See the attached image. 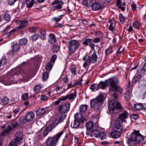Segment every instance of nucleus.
I'll list each match as a JSON object with an SVG mask.
<instances>
[{
    "label": "nucleus",
    "instance_id": "nucleus-1",
    "mask_svg": "<svg viewBox=\"0 0 146 146\" xmlns=\"http://www.w3.org/2000/svg\"><path fill=\"white\" fill-rule=\"evenodd\" d=\"M119 83V79L116 77H114L106 80L105 81H101L98 84L99 89H104L106 86L110 87L109 89V93H111L113 92L117 91L121 92L122 89L117 85Z\"/></svg>",
    "mask_w": 146,
    "mask_h": 146
},
{
    "label": "nucleus",
    "instance_id": "nucleus-2",
    "mask_svg": "<svg viewBox=\"0 0 146 146\" xmlns=\"http://www.w3.org/2000/svg\"><path fill=\"white\" fill-rule=\"evenodd\" d=\"M145 139V136L140 133L139 130H135L127 138V143L129 146H136L141 143Z\"/></svg>",
    "mask_w": 146,
    "mask_h": 146
},
{
    "label": "nucleus",
    "instance_id": "nucleus-3",
    "mask_svg": "<svg viewBox=\"0 0 146 146\" xmlns=\"http://www.w3.org/2000/svg\"><path fill=\"white\" fill-rule=\"evenodd\" d=\"M122 108L121 104L114 99L112 100L108 103V109L110 114H117Z\"/></svg>",
    "mask_w": 146,
    "mask_h": 146
},
{
    "label": "nucleus",
    "instance_id": "nucleus-4",
    "mask_svg": "<svg viewBox=\"0 0 146 146\" xmlns=\"http://www.w3.org/2000/svg\"><path fill=\"white\" fill-rule=\"evenodd\" d=\"M104 101V96L100 94L97 98L90 100V106L91 109L95 110H100Z\"/></svg>",
    "mask_w": 146,
    "mask_h": 146
},
{
    "label": "nucleus",
    "instance_id": "nucleus-5",
    "mask_svg": "<svg viewBox=\"0 0 146 146\" xmlns=\"http://www.w3.org/2000/svg\"><path fill=\"white\" fill-rule=\"evenodd\" d=\"M64 133L62 130L53 136H49L46 140L45 143L47 146H56L60 137Z\"/></svg>",
    "mask_w": 146,
    "mask_h": 146
},
{
    "label": "nucleus",
    "instance_id": "nucleus-6",
    "mask_svg": "<svg viewBox=\"0 0 146 146\" xmlns=\"http://www.w3.org/2000/svg\"><path fill=\"white\" fill-rule=\"evenodd\" d=\"M68 43V54L70 55L76 51L80 45V43L78 40H74L69 41Z\"/></svg>",
    "mask_w": 146,
    "mask_h": 146
},
{
    "label": "nucleus",
    "instance_id": "nucleus-7",
    "mask_svg": "<svg viewBox=\"0 0 146 146\" xmlns=\"http://www.w3.org/2000/svg\"><path fill=\"white\" fill-rule=\"evenodd\" d=\"M82 118L81 114L76 113L74 116L73 123L71 125V127L73 128H78L80 125V121H82Z\"/></svg>",
    "mask_w": 146,
    "mask_h": 146
},
{
    "label": "nucleus",
    "instance_id": "nucleus-8",
    "mask_svg": "<svg viewBox=\"0 0 146 146\" xmlns=\"http://www.w3.org/2000/svg\"><path fill=\"white\" fill-rule=\"evenodd\" d=\"M70 104L69 103H67L64 105H60L58 108V111L60 113L63 114L67 113L70 110Z\"/></svg>",
    "mask_w": 146,
    "mask_h": 146
},
{
    "label": "nucleus",
    "instance_id": "nucleus-9",
    "mask_svg": "<svg viewBox=\"0 0 146 146\" xmlns=\"http://www.w3.org/2000/svg\"><path fill=\"white\" fill-rule=\"evenodd\" d=\"M14 140L18 144L21 143V141L23 139V134L20 131L16 132L15 134Z\"/></svg>",
    "mask_w": 146,
    "mask_h": 146
},
{
    "label": "nucleus",
    "instance_id": "nucleus-10",
    "mask_svg": "<svg viewBox=\"0 0 146 146\" xmlns=\"http://www.w3.org/2000/svg\"><path fill=\"white\" fill-rule=\"evenodd\" d=\"M129 114L127 111H124L119 114L118 118V120L120 121L122 123L125 122L126 119L128 117Z\"/></svg>",
    "mask_w": 146,
    "mask_h": 146
},
{
    "label": "nucleus",
    "instance_id": "nucleus-11",
    "mask_svg": "<svg viewBox=\"0 0 146 146\" xmlns=\"http://www.w3.org/2000/svg\"><path fill=\"white\" fill-rule=\"evenodd\" d=\"M66 114L60 113L55 119L54 122V124L57 125L58 124L62 122L66 117Z\"/></svg>",
    "mask_w": 146,
    "mask_h": 146
},
{
    "label": "nucleus",
    "instance_id": "nucleus-12",
    "mask_svg": "<svg viewBox=\"0 0 146 146\" xmlns=\"http://www.w3.org/2000/svg\"><path fill=\"white\" fill-rule=\"evenodd\" d=\"M19 123H18L16 121H14L10 123L7 126L8 129L11 131L13 129H15L17 127L19 124L21 125V123L22 120L21 119H19Z\"/></svg>",
    "mask_w": 146,
    "mask_h": 146
},
{
    "label": "nucleus",
    "instance_id": "nucleus-13",
    "mask_svg": "<svg viewBox=\"0 0 146 146\" xmlns=\"http://www.w3.org/2000/svg\"><path fill=\"white\" fill-rule=\"evenodd\" d=\"M35 113L33 112L30 111L28 113L25 117V120L26 121L31 122L34 118Z\"/></svg>",
    "mask_w": 146,
    "mask_h": 146
},
{
    "label": "nucleus",
    "instance_id": "nucleus-14",
    "mask_svg": "<svg viewBox=\"0 0 146 146\" xmlns=\"http://www.w3.org/2000/svg\"><path fill=\"white\" fill-rule=\"evenodd\" d=\"M102 7L100 3L94 2L92 5V9L94 11H97L101 9Z\"/></svg>",
    "mask_w": 146,
    "mask_h": 146
},
{
    "label": "nucleus",
    "instance_id": "nucleus-15",
    "mask_svg": "<svg viewBox=\"0 0 146 146\" xmlns=\"http://www.w3.org/2000/svg\"><path fill=\"white\" fill-rule=\"evenodd\" d=\"M51 4L52 5H56V6L57 8V9H61L62 8L64 3L62 1L59 0H55L52 2Z\"/></svg>",
    "mask_w": 146,
    "mask_h": 146
},
{
    "label": "nucleus",
    "instance_id": "nucleus-16",
    "mask_svg": "<svg viewBox=\"0 0 146 146\" xmlns=\"http://www.w3.org/2000/svg\"><path fill=\"white\" fill-rule=\"evenodd\" d=\"M22 3H26V6L29 8H31L35 3V0H20Z\"/></svg>",
    "mask_w": 146,
    "mask_h": 146
},
{
    "label": "nucleus",
    "instance_id": "nucleus-17",
    "mask_svg": "<svg viewBox=\"0 0 146 146\" xmlns=\"http://www.w3.org/2000/svg\"><path fill=\"white\" fill-rule=\"evenodd\" d=\"M91 57L89 56H88L87 58L86 56H84L83 58V60L84 61H86L84 64L83 66L84 67H86L87 65H88V63H90L91 62Z\"/></svg>",
    "mask_w": 146,
    "mask_h": 146
},
{
    "label": "nucleus",
    "instance_id": "nucleus-18",
    "mask_svg": "<svg viewBox=\"0 0 146 146\" xmlns=\"http://www.w3.org/2000/svg\"><path fill=\"white\" fill-rule=\"evenodd\" d=\"M9 102V98L7 97H4L0 99V104L3 105L8 104Z\"/></svg>",
    "mask_w": 146,
    "mask_h": 146
},
{
    "label": "nucleus",
    "instance_id": "nucleus-19",
    "mask_svg": "<svg viewBox=\"0 0 146 146\" xmlns=\"http://www.w3.org/2000/svg\"><path fill=\"white\" fill-rule=\"evenodd\" d=\"M86 126L87 129L89 130L94 129L96 127V126L94 125V123L91 121L88 122L86 123Z\"/></svg>",
    "mask_w": 146,
    "mask_h": 146
},
{
    "label": "nucleus",
    "instance_id": "nucleus-20",
    "mask_svg": "<svg viewBox=\"0 0 146 146\" xmlns=\"http://www.w3.org/2000/svg\"><path fill=\"white\" fill-rule=\"evenodd\" d=\"M67 95L69 100L73 101L76 96V91L74 90L73 92Z\"/></svg>",
    "mask_w": 146,
    "mask_h": 146
},
{
    "label": "nucleus",
    "instance_id": "nucleus-21",
    "mask_svg": "<svg viewBox=\"0 0 146 146\" xmlns=\"http://www.w3.org/2000/svg\"><path fill=\"white\" fill-rule=\"evenodd\" d=\"M121 134L120 131H115L111 132V137L114 138H117L120 137Z\"/></svg>",
    "mask_w": 146,
    "mask_h": 146
},
{
    "label": "nucleus",
    "instance_id": "nucleus-22",
    "mask_svg": "<svg viewBox=\"0 0 146 146\" xmlns=\"http://www.w3.org/2000/svg\"><path fill=\"white\" fill-rule=\"evenodd\" d=\"M100 131L98 130L95 129L92 131L90 135L91 137H99Z\"/></svg>",
    "mask_w": 146,
    "mask_h": 146
},
{
    "label": "nucleus",
    "instance_id": "nucleus-23",
    "mask_svg": "<svg viewBox=\"0 0 146 146\" xmlns=\"http://www.w3.org/2000/svg\"><path fill=\"white\" fill-rule=\"evenodd\" d=\"M45 112V110L43 108H39L36 111V114L39 117L42 115Z\"/></svg>",
    "mask_w": 146,
    "mask_h": 146
},
{
    "label": "nucleus",
    "instance_id": "nucleus-24",
    "mask_svg": "<svg viewBox=\"0 0 146 146\" xmlns=\"http://www.w3.org/2000/svg\"><path fill=\"white\" fill-rule=\"evenodd\" d=\"M48 40L49 42L51 44H52L54 43L56 40L55 37V36L52 34H50L49 35Z\"/></svg>",
    "mask_w": 146,
    "mask_h": 146
},
{
    "label": "nucleus",
    "instance_id": "nucleus-25",
    "mask_svg": "<svg viewBox=\"0 0 146 146\" xmlns=\"http://www.w3.org/2000/svg\"><path fill=\"white\" fill-rule=\"evenodd\" d=\"M129 87L128 86L126 89V93L125 94V98L127 101L129 100L131 98V91L129 90Z\"/></svg>",
    "mask_w": 146,
    "mask_h": 146
},
{
    "label": "nucleus",
    "instance_id": "nucleus-26",
    "mask_svg": "<svg viewBox=\"0 0 146 146\" xmlns=\"http://www.w3.org/2000/svg\"><path fill=\"white\" fill-rule=\"evenodd\" d=\"M91 58L92 59L91 62L92 63H94L96 61L98 58V56L96 54V51H94L91 56Z\"/></svg>",
    "mask_w": 146,
    "mask_h": 146
},
{
    "label": "nucleus",
    "instance_id": "nucleus-27",
    "mask_svg": "<svg viewBox=\"0 0 146 146\" xmlns=\"http://www.w3.org/2000/svg\"><path fill=\"white\" fill-rule=\"evenodd\" d=\"M113 52V48L111 46H110L105 51L106 55V56L108 55L111 54Z\"/></svg>",
    "mask_w": 146,
    "mask_h": 146
},
{
    "label": "nucleus",
    "instance_id": "nucleus-28",
    "mask_svg": "<svg viewBox=\"0 0 146 146\" xmlns=\"http://www.w3.org/2000/svg\"><path fill=\"white\" fill-rule=\"evenodd\" d=\"M40 38L42 40H44L46 38V33L45 30L42 29L40 30Z\"/></svg>",
    "mask_w": 146,
    "mask_h": 146
},
{
    "label": "nucleus",
    "instance_id": "nucleus-29",
    "mask_svg": "<svg viewBox=\"0 0 146 146\" xmlns=\"http://www.w3.org/2000/svg\"><path fill=\"white\" fill-rule=\"evenodd\" d=\"M88 106L87 105H81L79 109L80 112L82 113L85 112L87 110Z\"/></svg>",
    "mask_w": 146,
    "mask_h": 146
},
{
    "label": "nucleus",
    "instance_id": "nucleus-30",
    "mask_svg": "<svg viewBox=\"0 0 146 146\" xmlns=\"http://www.w3.org/2000/svg\"><path fill=\"white\" fill-rule=\"evenodd\" d=\"M114 127L115 130L119 131L120 132H121V130L123 129V128L120 123L117 124L116 123H115Z\"/></svg>",
    "mask_w": 146,
    "mask_h": 146
},
{
    "label": "nucleus",
    "instance_id": "nucleus-31",
    "mask_svg": "<svg viewBox=\"0 0 146 146\" xmlns=\"http://www.w3.org/2000/svg\"><path fill=\"white\" fill-rule=\"evenodd\" d=\"M90 89L92 91L95 92L99 88L98 84H92L90 87Z\"/></svg>",
    "mask_w": 146,
    "mask_h": 146
},
{
    "label": "nucleus",
    "instance_id": "nucleus-32",
    "mask_svg": "<svg viewBox=\"0 0 146 146\" xmlns=\"http://www.w3.org/2000/svg\"><path fill=\"white\" fill-rule=\"evenodd\" d=\"M28 23V22L27 21L25 20L22 21L19 26V29H21L26 27Z\"/></svg>",
    "mask_w": 146,
    "mask_h": 146
},
{
    "label": "nucleus",
    "instance_id": "nucleus-33",
    "mask_svg": "<svg viewBox=\"0 0 146 146\" xmlns=\"http://www.w3.org/2000/svg\"><path fill=\"white\" fill-rule=\"evenodd\" d=\"M3 18L6 21H9L11 19V16L9 14L5 12L3 16Z\"/></svg>",
    "mask_w": 146,
    "mask_h": 146
},
{
    "label": "nucleus",
    "instance_id": "nucleus-34",
    "mask_svg": "<svg viewBox=\"0 0 146 146\" xmlns=\"http://www.w3.org/2000/svg\"><path fill=\"white\" fill-rule=\"evenodd\" d=\"M134 108L137 110H142L143 108V105L141 104H138L134 105Z\"/></svg>",
    "mask_w": 146,
    "mask_h": 146
},
{
    "label": "nucleus",
    "instance_id": "nucleus-35",
    "mask_svg": "<svg viewBox=\"0 0 146 146\" xmlns=\"http://www.w3.org/2000/svg\"><path fill=\"white\" fill-rule=\"evenodd\" d=\"M11 131L10 130H9L8 129V127H7V128L4 130H3L1 133V136H5L8 134V133Z\"/></svg>",
    "mask_w": 146,
    "mask_h": 146
},
{
    "label": "nucleus",
    "instance_id": "nucleus-36",
    "mask_svg": "<svg viewBox=\"0 0 146 146\" xmlns=\"http://www.w3.org/2000/svg\"><path fill=\"white\" fill-rule=\"evenodd\" d=\"M17 29L15 28L11 31H10L8 33H7L6 34V35L7 37H9L11 35H13L15 32L16 31Z\"/></svg>",
    "mask_w": 146,
    "mask_h": 146
},
{
    "label": "nucleus",
    "instance_id": "nucleus-37",
    "mask_svg": "<svg viewBox=\"0 0 146 146\" xmlns=\"http://www.w3.org/2000/svg\"><path fill=\"white\" fill-rule=\"evenodd\" d=\"M27 40L25 38H22L19 41V44L21 45H24L26 44L27 42Z\"/></svg>",
    "mask_w": 146,
    "mask_h": 146
},
{
    "label": "nucleus",
    "instance_id": "nucleus-38",
    "mask_svg": "<svg viewBox=\"0 0 146 146\" xmlns=\"http://www.w3.org/2000/svg\"><path fill=\"white\" fill-rule=\"evenodd\" d=\"M50 131V130L46 127L44 130L43 133V137H45Z\"/></svg>",
    "mask_w": 146,
    "mask_h": 146
},
{
    "label": "nucleus",
    "instance_id": "nucleus-39",
    "mask_svg": "<svg viewBox=\"0 0 146 146\" xmlns=\"http://www.w3.org/2000/svg\"><path fill=\"white\" fill-rule=\"evenodd\" d=\"M20 49L19 45L17 44H14L12 48L13 51L14 52H17Z\"/></svg>",
    "mask_w": 146,
    "mask_h": 146
},
{
    "label": "nucleus",
    "instance_id": "nucleus-40",
    "mask_svg": "<svg viewBox=\"0 0 146 146\" xmlns=\"http://www.w3.org/2000/svg\"><path fill=\"white\" fill-rule=\"evenodd\" d=\"M92 39L90 38L85 39L83 42V44L85 46H88L89 45L88 43H90L92 41Z\"/></svg>",
    "mask_w": 146,
    "mask_h": 146
},
{
    "label": "nucleus",
    "instance_id": "nucleus-41",
    "mask_svg": "<svg viewBox=\"0 0 146 146\" xmlns=\"http://www.w3.org/2000/svg\"><path fill=\"white\" fill-rule=\"evenodd\" d=\"M48 77V74L47 72H45L43 73L42 76V79L44 81L47 80Z\"/></svg>",
    "mask_w": 146,
    "mask_h": 146
},
{
    "label": "nucleus",
    "instance_id": "nucleus-42",
    "mask_svg": "<svg viewBox=\"0 0 146 146\" xmlns=\"http://www.w3.org/2000/svg\"><path fill=\"white\" fill-rule=\"evenodd\" d=\"M11 28V27L8 26H7L2 32V34H4L6 35V34L7 33H8L9 31H10Z\"/></svg>",
    "mask_w": 146,
    "mask_h": 146
},
{
    "label": "nucleus",
    "instance_id": "nucleus-43",
    "mask_svg": "<svg viewBox=\"0 0 146 146\" xmlns=\"http://www.w3.org/2000/svg\"><path fill=\"white\" fill-rule=\"evenodd\" d=\"M106 132L104 131L100 133L99 137L102 140H103L106 138Z\"/></svg>",
    "mask_w": 146,
    "mask_h": 146
},
{
    "label": "nucleus",
    "instance_id": "nucleus-44",
    "mask_svg": "<svg viewBox=\"0 0 146 146\" xmlns=\"http://www.w3.org/2000/svg\"><path fill=\"white\" fill-rule=\"evenodd\" d=\"M23 80L24 82L27 81L30 78L29 75L27 74H25V75H23Z\"/></svg>",
    "mask_w": 146,
    "mask_h": 146
},
{
    "label": "nucleus",
    "instance_id": "nucleus-45",
    "mask_svg": "<svg viewBox=\"0 0 146 146\" xmlns=\"http://www.w3.org/2000/svg\"><path fill=\"white\" fill-rule=\"evenodd\" d=\"M119 17L120 22L122 23H124L125 21V17L121 13L119 14Z\"/></svg>",
    "mask_w": 146,
    "mask_h": 146
},
{
    "label": "nucleus",
    "instance_id": "nucleus-46",
    "mask_svg": "<svg viewBox=\"0 0 146 146\" xmlns=\"http://www.w3.org/2000/svg\"><path fill=\"white\" fill-rule=\"evenodd\" d=\"M109 23H110V24L109 28V29L110 31L113 32L114 30L113 26V25L114 24V23L111 22V21H109Z\"/></svg>",
    "mask_w": 146,
    "mask_h": 146
},
{
    "label": "nucleus",
    "instance_id": "nucleus-47",
    "mask_svg": "<svg viewBox=\"0 0 146 146\" xmlns=\"http://www.w3.org/2000/svg\"><path fill=\"white\" fill-rule=\"evenodd\" d=\"M53 49L54 52H57L59 50V47L58 44H55L53 45Z\"/></svg>",
    "mask_w": 146,
    "mask_h": 146
},
{
    "label": "nucleus",
    "instance_id": "nucleus-48",
    "mask_svg": "<svg viewBox=\"0 0 146 146\" xmlns=\"http://www.w3.org/2000/svg\"><path fill=\"white\" fill-rule=\"evenodd\" d=\"M28 98V94L27 93L23 94L21 96V98L22 100L25 101Z\"/></svg>",
    "mask_w": 146,
    "mask_h": 146
},
{
    "label": "nucleus",
    "instance_id": "nucleus-49",
    "mask_svg": "<svg viewBox=\"0 0 146 146\" xmlns=\"http://www.w3.org/2000/svg\"><path fill=\"white\" fill-rule=\"evenodd\" d=\"M41 89V87L39 85H37L35 86L34 88V90L35 92L36 93L39 92Z\"/></svg>",
    "mask_w": 146,
    "mask_h": 146
},
{
    "label": "nucleus",
    "instance_id": "nucleus-50",
    "mask_svg": "<svg viewBox=\"0 0 146 146\" xmlns=\"http://www.w3.org/2000/svg\"><path fill=\"white\" fill-rule=\"evenodd\" d=\"M116 92V91H115V92H113L111 93H110V94H111V97H113V98L114 99H116L118 97V95L117 94L115 93V92ZM122 92V91H121V93Z\"/></svg>",
    "mask_w": 146,
    "mask_h": 146
},
{
    "label": "nucleus",
    "instance_id": "nucleus-51",
    "mask_svg": "<svg viewBox=\"0 0 146 146\" xmlns=\"http://www.w3.org/2000/svg\"><path fill=\"white\" fill-rule=\"evenodd\" d=\"M52 67V65L51 63H48L46 65V70L48 71H50L51 70Z\"/></svg>",
    "mask_w": 146,
    "mask_h": 146
},
{
    "label": "nucleus",
    "instance_id": "nucleus-52",
    "mask_svg": "<svg viewBox=\"0 0 146 146\" xmlns=\"http://www.w3.org/2000/svg\"><path fill=\"white\" fill-rule=\"evenodd\" d=\"M141 75L139 74H136L135 77V82H137L141 78Z\"/></svg>",
    "mask_w": 146,
    "mask_h": 146
},
{
    "label": "nucleus",
    "instance_id": "nucleus-53",
    "mask_svg": "<svg viewBox=\"0 0 146 146\" xmlns=\"http://www.w3.org/2000/svg\"><path fill=\"white\" fill-rule=\"evenodd\" d=\"M38 37V35L37 34H36L31 36V37L33 41H35L37 40Z\"/></svg>",
    "mask_w": 146,
    "mask_h": 146
},
{
    "label": "nucleus",
    "instance_id": "nucleus-54",
    "mask_svg": "<svg viewBox=\"0 0 146 146\" xmlns=\"http://www.w3.org/2000/svg\"><path fill=\"white\" fill-rule=\"evenodd\" d=\"M70 71L72 73V75L74 76H75L76 73V70L75 67H73L71 68L70 69Z\"/></svg>",
    "mask_w": 146,
    "mask_h": 146
},
{
    "label": "nucleus",
    "instance_id": "nucleus-55",
    "mask_svg": "<svg viewBox=\"0 0 146 146\" xmlns=\"http://www.w3.org/2000/svg\"><path fill=\"white\" fill-rule=\"evenodd\" d=\"M133 25L134 27L137 29H139L140 27V25L137 22H134L133 23Z\"/></svg>",
    "mask_w": 146,
    "mask_h": 146
},
{
    "label": "nucleus",
    "instance_id": "nucleus-56",
    "mask_svg": "<svg viewBox=\"0 0 146 146\" xmlns=\"http://www.w3.org/2000/svg\"><path fill=\"white\" fill-rule=\"evenodd\" d=\"M37 28L33 27H31L29 28V30L30 32L31 33H36Z\"/></svg>",
    "mask_w": 146,
    "mask_h": 146
},
{
    "label": "nucleus",
    "instance_id": "nucleus-57",
    "mask_svg": "<svg viewBox=\"0 0 146 146\" xmlns=\"http://www.w3.org/2000/svg\"><path fill=\"white\" fill-rule=\"evenodd\" d=\"M56 125L54 124V122L53 124L49 125L47 127L48 129H49L51 131L55 127Z\"/></svg>",
    "mask_w": 146,
    "mask_h": 146
},
{
    "label": "nucleus",
    "instance_id": "nucleus-58",
    "mask_svg": "<svg viewBox=\"0 0 146 146\" xmlns=\"http://www.w3.org/2000/svg\"><path fill=\"white\" fill-rule=\"evenodd\" d=\"M62 16L63 15H59L57 17L54 18V20L56 22H58L60 21Z\"/></svg>",
    "mask_w": 146,
    "mask_h": 146
},
{
    "label": "nucleus",
    "instance_id": "nucleus-59",
    "mask_svg": "<svg viewBox=\"0 0 146 146\" xmlns=\"http://www.w3.org/2000/svg\"><path fill=\"white\" fill-rule=\"evenodd\" d=\"M101 38L98 37L95 38L92 41V42L94 43H96L99 42Z\"/></svg>",
    "mask_w": 146,
    "mask_h": 146
},
{
    "label": "nucleus",
    "instance_id": "nucleus-60",
    "mask_svg": "<svg viewBox=\"0 0 146 146\" xmlns=\"http://www.w3.org/2000/svg\"><path fill=\"white\" fill-rule=\"evenodd\" d=\"M96 35L97 36L100 38L103 36V34L101 31H98L96 32Z\"/></svg>",
    "mask_w": 146,
    "mask_h": 146
},
{
    "label": "nucleus",
    "instance_id": "nucleus-61",
    "mask_svg": "<svg viewBox=\"0 0 146 146\" xmlns=\"http://www.w3.org/2000/svg\"><path fill=\"white\" fill-rule=\"evenodd\" d=\"M20 110L19 108H17L13 110V113L14 114V116H15V115L17 114L18 112L20 111Z\"/></svg>",
    "mask_w": 146,
    "mask_h": 146
},
{
    "label": "nucleus",
    "instance_id": "nucleus-62",
    "mask_svg": "<svg viewBox=\"0 0 146 146\" xmlns=\"http://www.w3.org/2000/svg\"><path fill=\"white\" fill-rule=\"evenodd\" d=\"M56 57L57 56L55 54L53 55L51 58V62L53 63H54L56 60Z\"/></svg>",
    "mask_w": 146,
    "mask_h": 146
},
{
    "label": "nucleus",
    "instance_id": "nucleus-63",
    "mask_svg": "<svg viewBox=\"0 0 146 146\" xmlns=\"http://www.w3.org/2000/svg\"><path fill=\"white\" fill-rule=\"evenodd\" d=\"M131 116L133 119H137L138 117V115L135 114H132Z\"/></svg>",
    "mask_w": 146,
    "mask_h": 146
},
{
    "label": "nucleus",
    "instance_id": "nucleus-64",
    "mask_svg": "<svg viewBox=\"0 0 146 146\" xmlns=\"http://www.w3.org/2000/svg\"><path fill=\"white\" fill-rule=\"evenodd\" d=\"M0 61L1 62V64H5L7 62V60L6 58H2L0 60Z\"/></svg>",
    "mask_w": 146,
    "mask_h": 146
}]
</instances>
